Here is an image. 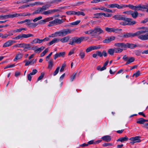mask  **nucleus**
I'll return each instance as SVG.
<instances>
[{"mask_svg": "<svg viewBox=\"0 0 148 148\" xmlns=\"http://www.w3.org/2000/svg\"><path fill=\"white\" fill-rule=\"evenodd\" d=\"M143 31H138L135 33H124L122 36H120L125 38L133 37L137 36L140 39H142L143 38V36H139L140 34L143 33Z\"/></svg>", "mask_w": 148, "mask_h": 148, "instance_id": "1", "label": "nucleus"}, {"mask_svg": "<svg viewBox=\"0 0 148 148\" xmlns=\"http://www.w3.org/2000/svg\"><path fill=\"white\" fill-rule=\"evenodd\" d=\"M88 37L84 36H81L80 37H75L72 38L71 41H70L69 44L71 45H73L75 44H79L83 41L84 40H87L88 39Z\"/></svg>", "mask_w": 148, "mask_h": 148, "instance_id": "2", "label": "nucleus"}, {"mask_svg": "<svg viewBox=\"0 0 148 148\" xmlns=\"http://www.w3.org/2000/svg\"><path fill=\"white\" fill-rule=\"evenodd\" d=\"M138 29H143L144 30H140L139 31H143V33L140 34L139 36H143V38L142 39H140L142 40H148V28L144 27H140L138 28Z\"/></svg>", "mask_w": 148, "mask_h": 148, "instance_id": "3", "label": "nucleus"}, {"mask_svg": "<svg viewBox=\"0 0 148 148\" xmlns=\"http://www.w3.org/2000/svg\"><path fill=\"white\" fill-rule=\"evenodd\" d=\"M72 32V30L69 29H65L59 32H56V37L64 36Z\"/></svg>", "mask_w": 148, "mask_h": 148, "instance_id": "4", "label": "nucleus"}, {"mask_svg": "<svg viewBox=\"0 0 148 148\" xmlns=\"http://www.w3.org/2000/svg\"><path fill=\"white\" fill-rule=\"evenodd\" d=\"M113 18L116 20H123L125 21H129L130 20V18L125 17L124 15H121L118 14L114 16Z\"/></svg>", "mask_w": 148, "mask_h": 148, "instance_id": "5", "label": "nucleus"}, {"mask_svg": "<svg viewBox=\"0 0 148 148\" xmlns=\"http://www.w3.org/2000/svg\"><path fill=\"white\" fill-rule=\"evenodd\" d=\"M108 7L110 8H116L118 9H121L125 8V5L123 4L119 5L116 3H113L109 5Z\"/></svg>", "mask_w": 148, "mask_h": 148, "instance_id": "6", "label": "nucleus"}, {"mask_svg": "<svg viewBox=\"0 0 148 148\" xmlns=\"http://www.w3.org/2000/svg\"><path fill=\"white\" fill-rule=\"evenodd\" d=\"M140 136H136L130 138L129 140L132 141L130 142V143L131 145H133L135 143L140 142L141 141L140 139Z\"/></svg>", "mask_w": 148, "mask_h": 148, "instance_id": "7", "label": "nucleus"}, {"mask_svg": "<svg viewBox=\"0 0 148 148\" xmlns=\"http://www.w3.org/2000/svg\"><path fill=\"white\" fill-rule=\"evenodd\" d=\"M142 9H147L146 11L148 12V5H138L136 6L135 10H141Z\"/></svg>", "mask_w": 148, "mask_h": 148, "instance_id": "8", "label": "nucleus"}, {"mask_svg": "<svg viewBox=\"0 0 148 148\" xmlns=\"http://www.w3.org/2000/svg\"><path fill=\"white\" fill-rule=\"evenodd\" d=\"M130 20H129V21H126L127 23L125 22H121L120 23V24L121 25H133L134 24H136V22L135 21H132V19L130 18Z\"/></svg>", "mask_w": 148, "mask_h": 148, "instance_id": "9", "label": "nucleus"}, {"mask_svg": "<svg viewBox=\"0 0 148 148\" xmlns=\"http://www.w3.org/2000/svg\"><path fill=\"white\" fill-rule=\"evenodd\" d=\"M105 30L108 32H116L118 31H121V29H115L114 28H110L108 27H106L105 28Z\"/></svg>", "mask_w": 148, "mask_h": 148, "instance_id": "10", "label": "nucleus"}, {"mask_svg": "<svg viewBox=\"0 0 148 148\" xmlns=\"http://www.w3.org/2000/svg\"><path fill=\"white\" fill-rule=\"evenodd\" d=\"M115 37L114 36H111L110 37H108L103 40L104 43H108L111 42L112 41L114 40L115 39Z\"/></svg>", "mask_w": 148, "mask_h": 148, "instance_id": "11", "label": "nucleus"}, {"mask_svg": "<svg viewBox=\"0 0 148 148\" xmlns=\"http://www.w3.org/2000/svg\"><path fill=\"white\" fill-rule=\"evenodd\" d=\"M137 47V45L136 44L127 43L125 44V49L127 48L133 49Z\"/></svg>", "mask_w": 148, "mask_h": 148, "instance_id": "12", "label": "nucleus"}, {"mask_svg": "<svg viewBox=\"0 0 148 148\" xmlns=\"http://www.w3.org/2000/svg\"><path fill=\"white\" fill-rule=\"evenodd\" d=\"M92 31L93 34H95V35H99L102 33V29L101 28L96 27Z\"/></svg>", "mask_w": 148, "mask_h": 148, "instance_id": "13", "label": "nucleus"}, {"mask_svg": "<svg viewBox=\"0 0 148 148\" xmlns=\"http://www.w3.org/2000/svg\"><path fill=\"white\" fill-rule=\"evenodd\" d=\"M15 42L13 40H9L5 42L3 45V47H9L13 44V42L15 43Z\"/></svg>", "mask_w": 148, "mask_h": 148, "instance_id": "14", "label": "nucleus"}, {"mask_svg": "<svg viewBox=\"0 0 148 148\" xmlns=\"http://www.w3.org/2000/svg\"><path fill=\"white\" fill-rule=\"evenodd\" d=\"M125 43L123 42H121V43H120V42H118L115 43L114 44V46L116 47H120L121 48H124V49L125 50Z\"/></svg>", "mask_w": 148, "mask_h": 148, "instance_id": "15", "label": "nucleus"}, {"mask_svg": "<svg viewBox=\"0 0 148 148\" xmlns=\"http://www.w3.org/2000/svg\"><path fill=\"white\" fill-rule=\"evenodd\" d=\"M19 14L15 13L12 14H9L5 15V19L8 18H13L15 17H18L19 16Z\"/></svg>", "mask_w": 148, "mask_h": 148, "instance_id": "16", "label": "nucleus"}, {"mask_svg": "<svg viewBox=\"0 0 148 148\" xmlns=\"http://www.w3.org/2000/svg\"><path fill=\"white\" fill-rule=\"evenodd\" d=\"M65 54V52L58 53L54 56V59L56 60L57 58L60 56L64 57Z\"/></svg>", "mask_w": 148, "mask_h": 148, "instance_id": "17", "label": "nucleus"}, {"mask_svg": "<svg viewBox=\"0 0 148 148\" xmlns=\"http://www.w3.org/2000/svg\"><path fill=\"white\" fill-rule=\"evenodd\" d=\"M22 47L24 48V50H25V49H30L31 48V45L30 44H26L24 43H22Z\"/></svg>", "mask_w": 148, "mask_h": 148, "instance_id": "18", "label": "nucleus"}, {"mask_svg": "<svg viewBox=\"0 0 148 148\" xmlns=\"http://www.w3.org/2000/svg\"><path fill=\"white\" fill-rule=\"evenodd\" d=\"M111 140V138L110 136L109 135L105 136L102 137V140L106 142H110Z\"/></svg>", "mask_w": 148, "mask_h": 148, "instance_id": "19", "label": "nucleus"}, {"mask_svg": "<svg viewBox=\"0 0 148 148\" xmlns=\"http://www.w3.org/2000/svg\"><path fill=\"white\" fill-rule=\"evenodd\" d=\"M38 25V23H30V22H28L26 23L27 25L29 27H36Z\"/></svg>", "mask_w": 148, "mask_h": 148, "instance_id": "20", "label": "nucleus"}, {"mask_svg": "<svg viewBox=\"0 0 148 148\" xmlns=\"http://www.w3.org/2000/svg\"><path fill=\"white\" fill-rule=\"evenodd\" d=\"M60 41V39L57 38H54L52 40L49 42L48 44V45L50 46L52 45L53 43L58 42Z\"/></svg>", "mask_w": 148, "mask_h": 148, "instance_id": "21", "label": "nucleus"}, {"mask_svg": "<svg viewBox=\"0 0 148 148\" xmlns=\"http://www.w3.org/2000/svg\"><path fill=\"white\" fill-rule=\"evenodd\" d=\"M23 54L20 53H18L16 55L14 61H16L18 60H19L21 58L23 57Z\"/></svg>", "mask_w": 148, "mask_h": 148, "instance_id": "22", "label": "nucleus"}, {"mask_svg": "<svg viewBox=\"0 0 148 148\" xmlns=\"http://www.w3.org/2000/svg\"><path fill=\"white\" fill-rule=\"evenodd\" d=\"M69 39L70 37L69 36H67L61 39H60V41L62 42H67L69 41Z\"/></svg>", "mask_w": 148, "mask_h": 148, "instance_id": "23", "label": "nucleus"}, {"mask_svg": "<svg viewBox=\"0 0 148 148\" xmlns=\"http://www.w3.org/2000/svg\"><path fill=\"white\" fill-rule=\"evenodd\" d=\"M135 60V58L133 57H131L129 58L127 60V62L125 64V65H127L133 62Z\"/></svg>", "mask_w": 148, "mask_h": 148, "instance_id": "24", "label": "nucleus"}, {"mask_svg": "<svg viewBox=\"0 0 148 148\" xmlns=\"http://www.w3.org/2000/svg\"><path fill=\"white\" fill-rule=\"evenodd\" d=\"M49 64L48 66V68L50 70H51L54 64L53 63V60H51L48 62Z\"/></svg>", "mask_w": 148, "mask_h": 148, "instance_id": "25", "label": "nucleus"}, {"mask_svg": "<svg viewBox=\"0 0 148 148\" xmlns=\"http://www.w3.org/2000/svg\"><path fill=\"white\" fill-rule=\"evenodd\" d=\"M128 140V138L127 136H125V137H121L119 138L117 140V141H121L123 142L124 141H126Z\"/></svg>", "mask_w": 148, "mask_h": 148, "instance_id": "26", "label": "nucleus"}, {"mask_svg": "<svg viewBox=\"0 0 148 148\" xmlns=\"http://www.w3.org/2000/svg\"><path fill=\"white\" fill-rule=\"evenodd\" d=\"M130 15L133 18H136L138 16V13L136 11L133 12L132 11Z\"/></svg>", "mask_w": 148, "mask_h": 148, "instance_id": "27", "label": "nucleus"}, {"mask_svg": "<svg viewBox=\"0 0 148 148\" xmlns=\"http://www.w3.org/2000/svg\"><path fill=\"white\" fill-rule=\"evenodd\" d=\"M136 123L140 124H144V119L141 118L138 119L136 121Z\"/></svg>", "mask_w": 148, "mask_h": 148, "instance_id": "28", "label": "nucleus"}, {"mask_svg": "<svg viewBox=\"0 0 148 148\" xmlns=\"http://www.w3.org/2000/svg\"><path fill=\"white\" fill-rule=\"evenodd\" d=\"M114 52L116 53H120L123 50L122 49L120 48H114Z\"/></svg>", "mask_w": 148, "mask_h": 148, "instance_id": "29", "label": "nucleus"}, {"mask_svg": "<svg viewBox=\"0 0 148 148\" xmlns=\"http://www.w3.org/2000/svg\"><path fill=\"white\" fill-rule=\"evenodd\" d=\"M22 38H24L23 34H21L18 35V36L13 38L12 39L18 40Z\"/></svg>", "mask_w": 148, "mask_h": 148, "instance_id": "30", "label": "nucleus"}, {"mask_svg": "<svg viewBox=\"0 0 148 148\" xmlns=\"http://www.w3.org/2000/svg\"><path fill=\"white\" fill-rule=\"evenodd\" d=\"M114 49H109L108 51V53L111 55H114Z\"/></svg>", "mask_w": 148, "mask_h": 148, "instance_id": "31", "label": "nucleus"}, {"mask_svg": "<svg viewBox=\"0 0 148 148\" xmlns=\"http://www.w3.org/2000/svg\"><path fill=\"white\" fill-rule=\"evenodd\" d=\"M136 6H134L133 5L129 4V5H125V8L126 7H129L131 9L135 10Z\"/></svg>", "mask_w": 148, "mask_h": 148, "instance_id": "32", "label": "nucleus"}, {"mask_svg": "<svg viewBox=\"0 0 148 148\" xmlns=\"http://www.w3.org/2000/svg\"><path fill=\"white\" fill-rule=\"evenodd\" d=\"M95 17L94 18H99L101 17V16H102V13H97L94 14Z\"/></svg>", "mask_w": 148, "mask_h": 148, "instance_id": "33", "label": "nucleus"}, {"mask_svg": "<svg viewBox=\"0 0 148 148\" xmlns=\"http://www.w3.org/2000/svg\"><path fill=\"white\" fill-rule=\"evenodd\" d=\"M75 15H82L83 16H84L85 14L84 13L82 12L78 11L76 12L75 11Z\"/></svg>", "mask_w": 148, "mask_h": 148, "instance_id": "34", "label": "nucleus"}, {"mask_svg": "<svg viewBox=\"0 0 148 148\" xmlns=\"http://www.w3.org/2000/svg\"><path fill=\"white\" fill-rule=\"evenodd\" d=\"M79 56L81 59L83 58L85 56V53L83 52L82 50H81L80 51Z\"/></svg>", "mask_w": 148, "mask_h": 148, "instance_id": "35", "label": "nucleus"}, {"mask_svg": "<svg viewBox=\"0 0 148 148\" xmlns=\"http://www.w3.org/2000/svg\"><path fill=\"white\" fill-rule=\"evenodd\" d=\"M48 51V49L47 48L45 49V50L42 52L40 54V56L41 57H43L45 56L46 53H47Z\"/></svg>", "mask_w": 148, "mask_h": 148, "instance_id": "36", "label": "nucleus"}, {"mask_svg": "<svg viewBox=\"0 0 148 148\" xmlns=\"http://www.w3.org/2000/svg\"><path fill=\"white\" fill-rule=\"evenodd\" d=\"M93 50H94L93 47V46H91L88 47L86 50V53H88L90 51Z\"/></svg>", "mask_w": 148, "mask_h": 148, "instance_id": "37", "label": "nucleus"}, {"mask_svg": "<svg viewBox=\"0 0 148 148\" xmlns=\"http://www.w3.org/2000/svg\"><path fill=\"white\" fill-rule=\"evenodd\" d=\"M45 75V73L43 72H42L40 74V76L38 78L37 81H38L41 80L44 77Z\"/></svg>", "mask_w": 148, "mask_h": 148, "instance_id": "38", "label": "nucleus"}, {"mask_svg": "<svg viewBox=\"0 0 148 148\" xmlns=\"http://www.w3.org/2000/svg\"><path fill=\"white\" fill-rule=\"evenodd\" d=\"M42 12V10H41V9L40 8L37 10H35L34 12H33L32 14L34 15V14H39Z\"/></svg>", "mask_w": 148, "mask_h": 148, "instance_id": "39", "label": "nucleus"}, {"mask_svg": "<svg viewBox=\"0 0 148 148\" xmlns=\"http://www.w3.org/2000/svg\"><path fill=\"white\" fill-rule=\"evenodd\" d=\"M45 48V47L43 46H42L40 48H38V49H36L35 51V52H39V53L42 50H43Z\"/></svg>", "mask_w": 148, "mask_h": 148, "instance_id": "40", "label": "nucleus"}, {"mask_svg": "<svg viewBox=\"0 0 148 148\" xmlns=\"http://www.w3.org/2000/svg\"><path fill=\"white\" fill-rule=\"evenodd\" d=\"M62 1V0H53L51 1L50 3L51 4H58L59 2H61Z\"/></svg>", "mask_w": 148, "mask_h": 148, "instance_id": "41", "label": "nucleus"}, {"mask_svg": "<svg viewBox=\"0 0 148 148\" xmlns=\"http://www.w3.org/2000/svg\"><path fill=\"white\" fill-rule=\"evenodd\" d=\"M32 36H34V35L31 34H23L24 38H27Z\"/></svg>", "mask_w": 148, "mask_h": 148, "instance_id": "42", "label": "nucleus"}, {"mask_svg": "<svg viewBox=\"0 0 148 148\" xmlns=\"http://www.w3.org/2000/svg\"><path fill=\"white\" fill-rule=\"evenodd\" d=\"M102 10L108 12H112V10L107 9V8L104 7H102Z\"/></svg>", "mask_w": 148, "mask_h": 148, "instance_id": "43", "label": "nucleus"}, {"mask_svg": "<svg viewBox=\"0 0 148 148\" xmlns=\"http://www.w3.org/2000/svg\"><path fill=\"white\" fill-rule=\"evenodd\" d=\"M66 13L67 14L70 15H75V11H69L66 12Z\"/></svg>", "mask_w": 148, "mask_h": 148, "instance_id": "44", "label": "nucleus"}, {"mask_svg": "<svg viewBox=\"0 0 148 148\" xmlns=\"http://www.w3.org/2000/svg\"><path fill=\"white\" fill-rule=\"evenodd\" d=\"M32 20L30 19H25V20L23 21H20V22H18V23H23L25 22H31L32 21Z\"/></svg>", "mask_w": 148, "mask_h": 148, "instance_id": "45", "label": "nucleus"}, {"mask_svg": "<svg viewBox=\"0 0 148 148\" xmlns=\"http://www.w3.org/2000/svg\"><path fill=\"white\" fill-rule=\"evenodd\" d=\"M42 14L45 15H47L52 14L51 10H49L47 11L44 12Z\"/></svg>", "mask_w": 148, "mask_h": 148, "instance_id": "46", "label": "nucleus"}, {"mask_svg": "<svg viewBox=\"0 0 148 148\" xmlns=\"http://www.w3.org/2000/svg\"><path fill=\"white\" fill-rule=\"evenodd\" d=\"M60 68L59 67H58L56 69L53 73V75L55 76L59 72Z\"/></svg>", "mask_w": 148, "mask_h": 148, "instance_id": "47", "label": "nucleus"}, {"mask_svg": "<svg viewBox=\"0 0 148 148\" xmlns=\"http://www.w3.org/2000/svg\"><path fill=\"white\" fill-rule=\"evenodd\" d=\"M108 61L107 60L104 63L103 66L102 67V71L106 69V66L108 65Z\"/></svg>", "mask_w": 148, "mask_h": 148, "instance_id": "48", "label": "nucleus"}, {"mask_svg": "<svg viewBox=\"0 0 148 148\" xmlns=\"http://www.w3.org/2000/svg\"><path fill=\"white\" fill-rule=\"evenodd\" d=\"M42 18V17L41 16H40L34 19L33 20V21L34 22H35L36 21L39 20Z\"/></svg>", "mask_w": 148, "mask_h": 148, "instance_id": "49", "label": "nucleus"}, {"mask_svg": "<svg viewBox=\"0 0 148 148\" xmlns=\"http://www.w3.org/2000/svg\"><path fill=\"white\" fill-rule=\"evenodd\" d=\"M56 24L57 23L60 24L63 22V21H62V20H60L58 19H56Z\"/></svg>", "mask_w": 148, "mask_h": 148, "instance_id": "50", "label": "nucleus"}, {"mask_svg": "<svg viewBox=\"0 0 148 148\" xmlns=\"http://www.w3.org/2000/svg\"><path fill=\"white\" fill-rule=\"evenodd\" d=\"M141 52L140 50H136L134 51V53L137 56H139Z\"/></svg>", "mask_w": 148, "mask_h": 148, "instance_id": "51", "label": "nucleus"}, {"mask_svg": "<svg viewBox=\"0 0 148 148\" xmlns=\"http://www.w3.org/2000/svg\"><path fill=\"white\" fill-rule=\"evenodd\" d=\"M66 66V65L65 63H63L62 64V66L61 68V69H60V72H62L64 71Z\"/></svg>", "mask_w": 148, "mask_h": 148, "instance_id": "52", "label": "nucleus"}, {"mask_svg": "<svg viewBox=\"0 0 148 148\" xmlns=\"http://www.w3.org/2000/svg\"><path fill=\"white\" fill-rule=\"evenodd\" d=\"M80 22V21H77L75 22L72 23L71 24L72 25H77Z\"/></svg>", "mask_w": 148, "mask_h": 148, "instance_id": "53", "label": "nucleus"}, {"mask_svg": "<svg viewBox=\"0 0 148 148\" xmlns=\"http://www.w3.org/2000/svg\"><path fill=\"white\" fill-rule=\"evenodd\" d=\"M76 74L77 73H73L71 76V80L72 81H73V80L75 78Z\"/></svg>", "mask_w": 148, "mask_h": 148, "instance_id": "54", "label": "nucleus"}, {"mask_svg": "<svg viewBox=\"0 0 148 148\" xmlns=\"http://www.w3.org/2000/svg\"><path fill=\"white\" fill-rule=\"evenodd\" d=\"M113 145V144L112 143H104L102 145L103 146V147H106L109 146H112Z\"/></svg>", "mask_w": 148, "mask_h": 148, "instance_id": "55", "label": "nucleus"}, {"mask_svg": "<svg viewBox=\"0 0 148 148\" xmlns=\"http://www.w3.org/2000/svg\"><path fill=\"white\" fill-rule=\"evenodd\" d=\"M140 75V71H137L136 73H134L132 75V77H134V76H136V77Z\"/></svg>", "mask_w": 148, "mask_h": 148, "instance_id": "56", "label": "nucleus"}, {"mask_svg": "<svg viewBox=\"0 0 148 148\" xmlns=\"http://www.w3.org/2000/svg\"><path fill=\"white\" fill-rule=\"evenodd\" d=\"M102 15L106 17H110L111 16L112 14L102 12Z\"/></svg>", "mask_w": 148, "mask_h": 148, "instance_id": "57", "label": "nucleus"}, {"mask_svg": "<svg viewBox=\"0 0 148 148\" xmlns=\"http://www.w3.org/2000/svg\"><path fill=\"white\" fill-rule=\"evenodd\" d=\"M53 17H49L47 18H46L44 19V21H45V23L48 22L49 21L53 20Z\"/></svg>", "mask_w": 148, "mask_h": 148, "instance_id": "58", "label": "nucleus"}, {"mask_svg": "<svg viewBox=\"0 0 148 148\" xmlns=\"http://www.w3.org/2000/svg\"><path fill=\"white\" fill-rule=\"evenodd\" d=\"M94 50L98 49L101 47V45H99L97 46H93Z\"/></svg>", "mask_w": 148, "mask_h": 148, "instance_id": "59", "label": "nucleus"}, {"mask_svg": "<svg viewBox=\"0 0 148 148\" xmlns=\"http://www.w3.org/2000/svg\"><path fill=\"white\" fill-rule=\"evenodd\" d=\"M22 43L21 44H18L15 45H14L13 46V47H22Z\"/></svg>", "mask_w": 148, "mask_h": 148, "instance_id": "60", "label": "nucleus"}, {"mask_svg": "<svg viewBox=\"0 0 148 148\" xmlns=\"http://www.w3.org/2000/svg\"><path fill=\"white\" fill-rule=\"evenodd\" d=\"M85 33L86 34H93V31L92 29L88 31H86L85 32Z\"/></svg>", "mask_w": 148, "mask_h": 148, "instance_id": "61", "label": "nucleus"}, {"mask_svg": "<svg viewBox=\"0 0 148 148\" xmlns=\"http://www.w3.org/2000/svg\"><path fill=\"white\" fill-rule=\"evenodd\" d=\"M38 38H36L34 39V40H32L31 42V43L32 44H35L36 43H38Z\"/></svg>", "mask_w": 148, "mask_h": 148, "instance_id": "62", "label": "nucleus"}, {"mask_svg": "<svg viewBox=\"0 0 148 148\" xmlns=\"http://www.w3.org/2000/svg\"><path fill=\"white\" fill-rule=\"evenodd\" d=\"M132 11L130 10L128 11H126L124 12L123 13L124 14H127L130 15L131 13H132Z\"/></svg>", "mask_w": 148, "mask_h": 148, "instance_id": "63", "label": "nucleus"}, {"mask_svg": "<svg viewBox=\"0 0 148 148\" xmlns=\"http://www.w3.org/2000/svg\"><path fill=\"white\" fill-rule=\"evenodd\" d=\"M52 53H53L52 52H51L46 57V60L47 61H48L49 60V59L50 57H51V55H52Z\"/></svg>", "mask_w": 148, "mask_h": 148, "instance_id": "64", "label": "nucleus"}]
</instances>
